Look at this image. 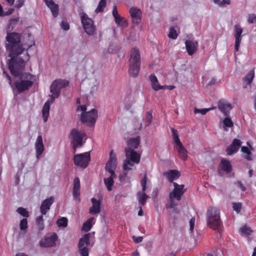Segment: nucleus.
Segmentation results:
<instances>
[{"mask_svg":"<svg viewBox=\"0 0 256 256\" xmlns=\"http://www.w3.org/2000/svg\"><path fill=\"white\" fill-rule=\"evenodd\" d=\"M22 34L16 32H8L6 37L5 47L8 52L10 58L8 61V68L12 74L18 77L20 80L14 82V86L18 93L28 90L34 84L36 76L30 73L22 72L25 68L26 62L21 57L18 56L26 50L28 60L30 56L27 50L34 45V38L29 32L25 34L22 40Z\"/></svg>","mask_w":256,"mask_h":256,"instance_id":"f257e3e1","label":"nucleus"},{"mask_svg":"<svg viewBox=\"0 0 256 256\" xmlns=\"http://www.w3.org/2000/svg\"><path fill=\"white\" fill-rule=\"evenodd\" d=\"M68 85V80L62 79L56 80L52 84L50 88V92L52 93L50 100L45 102L42 110V118L44 122L48 121L49 116L50 104L54 102L56 98L60 96L61 90L67 87Z\"/></svg>","mask_w":256,"mask_h":256,"instance_id":"f03ea898","label":"nucleus"},{"mask_svg":"<svg viewBox=\"0 0 256 256\" xmlns=\"http://www.w3.org/2000/svg\"><path fill=\"white\" fill-rule=\"evenodd\" d=\"M206 218L208 227L220 232L223 224L220 219V210L216 207H210L206 213Z\"/></svg>","mask_w":256,"mask_h":256,"instance_id":"7ed1b4c3","label":"nucleus"},{"mask_svg":"<svg viewBox=\"0 0 256 256\" xmlns=\"http://www.w3.org/2000/svg\"><path fill=\"white\" fill-rule=\"evenodd\" d=\"M124 152L126 158L124 161L123 169L124 170H132L135 164L140 163V154L130 148H125Z\"/></svg>","mask_w":256,"mask_h":256,"instance_id":"20e7f679","label":"nucleus"},{"mask_svg":"<svg viewBox=\"0 0 256 256\" xmlns=\"http://www.w3.org/2000/svg\"><path fill=\"white\" fill-rule=\"evenodd\" d=\"M173 186L174 188L169 194V208H170L177 206L178 204L175 202V200L180 201L182 198V196L186 191V190L184 188V184H178L176 182H173Z\"/></svg>","mask_w":256,"mask_h":256,"instance_id":"39448f33","label":"nucleus"},{"mask_svg":"<svg viewBox=\"0 0 256 256\" xmlns=\"http://www.w3.org/2000/svg\"><path fill=\"white\" fill-rule=\"evenodd\" d=\"M86 136V134L84 131H78L76 128L72 130L70 138L71 140L73 148L74 149V152L78 148L80 147L82 145V140Z\"/></svg>","mask_w":256,"mask_h":256,"instance_id":"423d86ee","label":"nucleus"},{"mask_svg":"<svg viewBox=\"0 0 256 256\" xmlns=\"http://www.w3.org/2000/svg\"><path fill=\"white\" fill-rule=\"evenodd\" d=\"M80 14L84 32L88 35H93L96 30L93 20L84 12H80Z\"/></svg>","mask_w":256,"mask_h":256,"instance_id":"0eeeda50","label":"nucleus"},{"mask_svg":"<svg viewBox=\"0 0 256 256\" xmlns=\"http://www.w3.org/2000/svg\"><path fill=\"white\" fill-rule=\"evenodd\" d=\"M98 118V110L92 108L88 112H82L80 120L83 124H86L88 126H93Z\"/></svg>","mask_w":256,"mask_h":256,"instance_id":"6e6552de","label":"nucleus"},{"mask_svg":"<svg viewBox=\"0 0 256 256\" xmlns=\"http://www.w3.org/2000/svg\"><path fill=\"white\" fill-rule=\"evenodd\" d=\"M90 160V152L75 154L74 158V164L84 168L88 166Z\"/></svg>","mask_w":256,"mask_h":256,"instance_id":"1a4fd4ad","label":"nucleus"},{"mask_svg":"<svg viewBox=\"0 0 256 256\" xmlns=\"http://www.w3.org/2000/svg\"><path fill=\"white\" fill-rule=\"evenodd\" d=\"M117 165V158L116 154L113 150H111L110 154V158L107 162L105 170L110 173V174H116L115 170Z\"/></svg>","mask_w":256,"mask_h":256,"instance_id":"9d476101","label":"nucleus"},{"mask_svg":"<svg viewBox=\"0 0 256 256\" xmlns=\"http://www.w3.org/2000/svg\"><path fill=\"white\" fill-rule=\"evenodd\" d=\"M58 238L56 233H53L49 236H46L40 242V245L43 247H52L56 245V242Z\"/></svg>","mask_w":256,"mask_h":256,"instance_id":"9b49d317","label":"nucleus"},{"mask_svg":"<svg viewBox=\"0 0 256 256\" xmlns=\"http://www.w3.org/2000/svg\"><path fill=\"white\" fill-rule=\"evenodd\" d=\"M242 28L239 24L234 26V36L235 38L234 49L236 52H238L240 44L242 40Z\"/></svg>","mask_w":256,"mask_h":256,"instance_id":"f8f14e48","label":"nucleus"},{"mask_svg":"<svg viewBox=\"0 0 256 256\" xmlns=\"http://www.w3.org/2000/svg\"><path fill=\"white\" fill-rule=\"evenodd\" d=\"M242 142L238 138L233 140L231 144L226 148V152L229 156H232L236 153L241 146Z\"/></svg>","mask_w":256,"mask_h":256,"instance_id":"ddd939ff","label":"nucleus"},{"mask_svg":"<svg viewBox=\"0 0 256 256\" xmlns=\"http://www.w3.org/2000/svg\"><path fill=\"white\" fill-rule=\"evenodd\" d=\"M90 244V235L89 234H85L82 238L79 240L78 244V248L79 252H82L83 250L85 252H89L88 246Z\"/></svg>","mask_w":256,"mask_h":256,"instance_id":"4468645a","label":"nucleus"},{"mask_svg":"<svg viewBox=\"0 0 256 256\" xmlns=\"http://www.w3.org/2000/svg\"><path fill=\"white\" fill-rule=\"evenodd\" d=\"M218 106L220 111L226 116L229 115L230 112L232 108V104L224 100H220L218 102Z\"/></svg>","mask_w":256,"mask_h":256,"instance_id":"2eb2a0df","label":"nucleus"},{"mask_svg":"<svg viewBox=\"0 0 256 256\" xmlns=\"http://www.w3.org/2000/svg\"><path fill=\"white\" fill-rule=\"evenodd\" d=\"M54 196H50L44 200L40 206V211L42 215H45L50 210V206L54 202Z\"/></svg>","mask_w":256,"mask_h":256,"instance_id":"dca6fc26","label":"nucleus"},{"mask_svg":"<svg viewBox=\"0 0 256 256\" xmlns=\"http://www.w3.org/2000/svg\"><path fill=\"white\" fill-rule=\"evenodd\" d=\"M80 178L78 177L75 178L74 180V184L72 188V196L74 200L80 202Z\"/></svg>","mask_w":256,"mask_h":256,"instance_id":"f3484780","label":"nucleus"},{"mask_svg":"<svg viewBox=\"0 0 256 256\" xmlns=\"http://www.w3.org/2000/svg\"><path fill=\"white\" fill-rule=\"evenodd\" d=\"M129 62L141 64V56L140 51L136 47L132 48L130 52Z\"/></svg>","mask_w":256,"mask_h":256,"instance_id":"a211bd4d","label":"nucleus"},{"mask_svg":"<svg viewBox=\"0 0 256 256\" xmlns=\"http://www.w3.org/2000/svg\"><path fill=\"white\" fill-rule=\"evenodd\" d=\"M130 13L133 22L136 24H140L142 14L140 9L135 7H132L130 10Z\"/></svg>","mask_w":256,"mask_h":256,"instance_id":"6ab92c4d","label":"nucleus"},{"mask_svg":"<svg viewBox=\"0 0 256 256\" xmlns=\"http://www.w3.org/2000/svg\"><path fill=\"white\" fill-rule=\"evenodd\" d=\"M185 45L186 49L190 56L194 54L198 50V42L196 41L186 40Z\"/></svg>","mask_w":256,"mask_h":256,"instance_id":"aec40b11","label":"nucleus"},{"mask_svg":"<svg viewBox=\"0 0 256 256\" xmlns=\"http://www.w3.org/2000/svg\"><path fill=\"white\" fill-rule=\"evenodd\" d=\"M91 202L92 206L89 208V212L92 215L100 213V201L93 198L91 199Z\"/></svg>","mask_w":256,"mask_h":256,"instance_id":"412c9836","label":"nucleus"},{"mask_svg":"<svg viewBox=\"0 0 256 256\" xmlns=\"http://www.w3.org/2000/svg\"><path fill=\"white\" fill-rule=\"evenodd\" d=\"M35 148L36 158H39L40 156L42 154L44 150V145L42 142V138L41 135H39L37 137L35 143Z\"/></svg>","mask_w":256,"mask_h":256,"instance_id":"4be33fe9","label":"nucleus"},{"mask_svg":"<svg viewBox=\"0 0 256 256\" xmlns=\"http://www.w3.org/2000/svg\"><path fill=\"white\" fill-rule=\"evenodd\" d=\"M164 176L168 179L170 182H174V180L178 179L180 176V172L176 170H171L164 172Z\"/></svg>","mask_w":256,"mask_h":256,"instance_id":"5701e85b","label":"nucleus"},{"mask_svg":"<svg viewBox=\"0 0 256 256\" xmlns=\"http://www.w3.org/2000/svg\"><path fill=\"white\" fill-rule=\"evenodd\" d=\"M140 65L141 64L129 62L128 73L133 78L138 76L140 70Z\"/></svg>","mask_w":256,"mask_h":256,"instance_id":"b1692460","label":"nucleus"},{"mask_svg":"<svg viewBox=\"0 0 256 256\" xmlns=\"http://www.w3.org/2000/svg\"><path fill=\"white\" fill-rule=\"evenodd\" d=\"M149 80L151 82L152 88L156 91L164 89L165 88L167 87L166 86H162L160 85L158 81V78L154 74H151L149 76Z\"/></svg>","mask_w":256,"mask_h":256,"instance_id":"393cba45","label":"nucleus"},{"mask_svg":"<svg viewBox=\"0 0 256 256\" xmlns=\"http://www.w3.org/2000/svg\"><path fill=\"white\" fill-rule=\"evenodd\" d=\"M47 6L50 8L54 17L56 18L58 14V6L53 0H44Z\"/></svg>","mask_w":256,"mask_h":256,"instance_id":"a878e982","label":"nucleus"},{"mask_svg":"<svg viewBox=\"0 0 256 256\" xmlns=\"http://www.w3.org/2000/svg\"><path fill=\"white\" fill-rule=\"evenodd\" d=\"M128 146L126 148H130V150H134L138 148L140 143V137L138 136L136 138H130L128 142Z\"/></svg>","mask_w":256,"mask_h":256,"instance_id":"bb28decb","label":"nucleus"},{"mask_svg":"<svg viewBox=\"0 0 256 256\" xmlns=\"http://www.w3.org/2000/svg\"><path fill=\"white\" fill-rule=\"evenodd\" d=\"M219 168L226 173H229L232 171V166L228 160L222 159L219 165Z\"/></svg>","mask_w":256,"mask_h":256,"instance_id":"cd10ccee","label":"nucleus"},{"mask_svg":"<svg viewBox=\"0 0 256 256\" xmlns=\"http://www.w3.org/2000/svg\"><path fill=\"white\" fill-rule=\"evenodd\" d=\"M176 148L178 152L179 158L184 160H186L188 158V151L184 148L183 144H181L176 146Z\"/></svg>","mask_w":256,"mask_h":256,"instance_id":"c85d7f7f","label":"nucleus"},{"mask_svg":"<svg viewBox=\"0 0 256 256\" xmlns=\"http://www.w3.org/2000/svg\"><path fill=\"white\" fill-rule=\"evenodd\" d=\"M116 174H110L108 178H104V184L109 192L112 190V187L114 184V178L116 177Z\"/></svg>","mask_w":256,"mask_h":256,"instance_id":"c756f323","label":"nucleus"},{"mask_svg":"<svg viewBox=\"0 0 256 256\" xmlns=\"http://www.w3.org/2000/svg\"><path fill=\"white\" fill-rule=\"evenodd\" d=\"M94 220V217L88 218L83 224L82 230L86 232L90 231L92 226V223Z\"/></svg>","mask_w":256,"mask_h":256,"instance_id":"7c9ffc66","label":"nucleus"},{"mask_svg":"<svg viewBox=\"0 0 256 256\" xmlns=\"http://www.w3.org/2000/svg\"><path fill=\"white\" fill-rule=\"evenodd\" d=\"M137 196L138 202L140 206H143L144 205L148 196L145 192H141L137 193Z\"/></svg>","mask_w":256,"mask_h":256,"instance_id":"2f4dec72","label":"nucleus"},{"mask_svg":"<svg viewBox=\"0 0 256 256\" xmlns=\"http://www.w3.org/2000/svg\"><path fill=\"white\" fill-rule=\"evenodd\" d=\"M114 20L118 25L120 26L123 28L126 27L128 25L127 20L124 17H122L120 16L114 18Z\"/></svg>","mask_w":256,"mask_h":256,"instance_id":"473e14b6","label":"nucleus"},{"mask_svg":"<svg viewBox=\"0 0 256 256\" xmlns=\"http://www.w3.org/2000/svg\"><path fill=\"white\" fill-rule=\"evenodd\" d=\"M254 76V70H250L244 78L243 80L246 85H250Z\"/></svg>","mask_w":256,"mask_h":256,"instance_id":"72a5a7b5","label":"nucleus"},{"mask_svg":"<svg viewBox=\"0 0 256 256\" xmlns=\"http://www.w3.org/2000/svg\"><path fill=\"white\" fill-rule=\"evenodd\" d=\"M36 223L37 224L38 229L40 231H42L44 228V223L43 219V215L38 216L36 218Z\"/></svg>","mask_w":256,"mask_h":256,"instance_id":"f704fd0d","label":"nucleus"},{"mask_svg":"<svg viewBox=\"0 0 256 256\" xmlns=\"http://www.w3.org/2000/svg\"><path fill=\"white\" fill-rule=\"evenodd\" d=\"M68 218L65 217H62L59 218L56 221V224L59 227H66L68 226Z\"/></svg>","mask_w":256,"mask_h":256,"instance_id":"c9c22d12","label":"nucleus"},{"mask_svg":"<svg viewBox=\"0 0 256 256\" xmlns=\"http://www.w3.org/2000/svg\"><path fill=\"white\" fill-rule=\"evenodd\" d=\"M152 112L150 111L146 112V118L144 119V124L146 126H147L151 124L152 122Z\"/></svg>","mask_w":256,"mask_h":256,"instance_id":"e433bc0d","label":"nucleus"},{"mask_svg":"<svg viewBox=\"0 0 256 256\" xmlns=\"http://www.w3.org/2000/svg\"><path fill=\"white\" fill-rule=\"evenodd\" d=\"M171 130H172V133L174 140V142H176V146H178L180 144H182L180 142V140L179 138L178 131L173 128H172Z\"/></svg>","mask_w":256,"mask_h":256,"instance_id":"4c0bfd02","label":"nucleus"},{"mask_svg":"<svg viewBox=\"0 0 256 256\" xmlns=\"http://www.w3.org/2000/svg\"><path fill=\"white\" fill-rule=\"evenodd\" d=\"M106 6V0H100L97 8L95 10L96 12L98 13L102 12L104 10V8Z\"/></svg>","mask_w":256,"mask_h":256,"instance_id":"58836bf2","label":"nucleus"},{"mask_svg":"<svg viewBox=\"0 0 256 256\" xmlns=\"http://www.w3.org/2000/svg\"><path fill=\"white\" fill-rule=\"evenodd\" d=\"M240 231L246 236H248L252 232L251 228L246 226H244L240 228Z\"/></svg>","mask_w":256,"mask_h":256,"instance_id":"ea45409f","label":"nucleus"},{"mask_svg":"<svg viewBox=\"0 0 256 256\" xmlns=\"http://www.w3.org/2000/svg\"><path fill=\"white\" fill-rule=\"evenodd\" d=\"M215 108H216V107H212V108H202V109H198L197 108H195L194 110V114L200 113L204 115V114H206V113L207 112H208V111H210L212 110H213Z\"/></svg>","mask_w":256,"mask_h":256,"instance_id":"a19ab883","label":"nucleus"},{"mask_svg":"<svg viewBox=\"0 0 256 256\" xmlns=\"http://www.w3.org/2000/svg\"><path fill=\"white\" fill-rule=\"evenodd\" d=\"M168 37L173 40H176L178 37V34L174 27H171L170 30Z\"/></svg>","mask_w":256,"mask_h":256,"instance_id":"79ce46f5","label":"nucleus"},{"mask_svg":"<svg viewBox=\"0 0 256 256\" xmlns=\"http://www.w3.org/2000/svg\"><path fill=\"white\" fill-rule=\"evenodd\" d=\"M16 211L19 214L22 216L24 217L28 218L30 216L28 212L23 208H18Z\"/></svg>","mask_w":256,"mask_h":256,"instance_id":"37998d69","label":"nucleus"},{"mask_svg":"<svg viewBox=\"0 0 256 256\" xmlns=\"http://www.w3.org/2000/svg\"><path fill=\"white\" fill-rule=\"evenodd\" d=\"M242 204L240 202H233L232 208L233 210L237 213H239L241 210Z\"/></svg>","mask_w":256,"mask_h":256,"instance_id":"c03bdc74","label":"nucleus"},{"mask_svg":"<svg viewBox=\"0 0 256 256\" xmlns=\"http://www.w3.org/2000/svg\"><path fill=\"white\" fill-rule=\"evenodd\" d=\"M224 125L226 127H232L233 126V122L232 120L229 118H226L223 121Z\"/></svg>","mask_w":256,"mask_h":256,"instance_id":"a18cd8bd","label":"nucleus"},{"mask_svg":"<svg viewBox=\"0 0 256 256\" xmlns=\"http://www.w3.org/2000/svg\"><path fill=\"white\" fill-rule=\"evenodd\" d=\"M20 228L21 230H25L28 228V220L26 218H23L20 222Z\"/></svg>","mask_w":256,"mask_h":256,"instance_id":"49530a36","label":"nucleus"},{"mask_svg":"<svg viewBox=\"0 0 256 256\" xmlns=\"http://www.w3.org/2000/svg\"><path fill=\"white\" fill-rule=\"evenodd\" d=\"M248 24H253L256 22V14H248Z\"/></svg>","mask_w":256,"mask_h":256,"instance_id":"de8ad7c7","label":"nucleus"},{"mask_svg":"<svg viewBox=\"0 0 256 256\" xmlns=\"http://www.w3.org/2000/svg\"><path fill=\"white\" fill-rule=\"evenodd\" d=\"M189 223H190V231L191 232H192L194 229V224H195L194 217H193L190 218V220Z\"/></svg>","mask_w":256,"mask_h":256,"instance_id":"09e8293b","label":"nucleus"},{"mask_svg":"<svg viewBox=\"0 0 256 256\" xmlns=\"http://www.w3.org/2000/svg\"><path fill=\"white\" fill-rule=\"evenodd\" d=\"M245 154L243 156V157L246 159L247 160L250 161L252 160V154L250 150L248 153L244 154Z\"/></svg>","mask_w":256,"mask_h":256,"instance_id":"8fccbe9b","label":"nucleus"},{"mask_svg":"<svg viewBox=\"0 0 256 256\" xmlns=\"http://www.w3.org/2000/svg\"><path fill=\"white\" fill-rule=\"evenodd\" d=\"M148 181V178L147 177L146 173H145L144 175V176L142 180L140 181V184L142 186H146V183Z\"/></svg>","mask_w":256,"mask_h":256,"instance_id":"3c124183","label":"nucleus"},{"mask_svg":"<svg viewBox=\"0 0 256 256\" xmlns=\"http://www.w3.org/2000/svg\"><path fill=\"white\" fill-rule=\"evenodd\" d=\"M20 21V18H12L10 20V24L13 27L16 25Z\"/></svg>","mask_w":256,"mask_h":256,"instance_id":"603ef678","label":"nucleus"},{"mask_svg":"<svg viewBox=\"0 0 256 256\" xmlns=\"http://www.w3.org/2000/svg\"><path fill=\"white\" fill-rule=\"evenodd\" d=\"M61 27L64 30H68L70 28L69 24L65 22L62 21L61 23Z\"/></svg>","mask_w":256,"mask_h":256,"instance_id":"864d4df0","label":"nucleus"},{"mask_svg":"<svg viewBox=\"0 0 256 256\" xmlns=\"http://www.w3.org/2000/svg\"><path fill=\"white\" fill-rule=\"evenodd\" d=\"M24 2V0H18L14 4V6L16 8H21L23 6Z\"/></svg>","mask_w":256,"mask_h":256,"instance_id":"5fc2aeb1","label":"nucleus"},{"mask_svg":"<svg viewBox=\"0 0 256 256\" xmlns=\"http://www.w3.org/2000/svg\"><path fill=\"white\" fill-rule=\"evenodd\" d=\"M132 239L136 243L138 244V243L142 242V241L143 238L142 236L136 237V236H133Z\"/></svg>","mask_w":256,"mask_h":256,"instance_id":"6e6d98bb","label":"nucleus"},{"mask_svg":"<svg viewBox=\"0 0 256 256\" xmlns=\"http://www.w3.org/2000/svg\"><path fill=\"white\" fill-rule=\"evenodd\" d=\"M230 4V0H222L220 4V6H224L225 5H229Z\"/></svg>","mask_w":256,"mask_h":256,"instance_id":"4d7b16f0","label":"nucleus"},{"mask_svg":"<svg viewBox=\"0 0 256 256\" xmlns=\"http://www.w3.org/2000/svg\"><path fill=\"white\" fill-rule=\"evenodd\" d=\"M236 183L238 184V187L242 190L245 191L246 190V186H244L241 181L238 180Z\"/></svg>","mask_w":256,"mask_h":256,"instance_id":"13d9d810","label":"nucleus"},{"mask_svg":"<svg viewBox=\"0 0 256 256\" xmlns=\"http://www.w3.org/2000/svg\"><path fill=\"white\" fill-rule=\"evenodd\" d=\"M112 15H113L114 18L120 16L118 13V12L117 10L116 6H114V7H113Z\"/></svg>","mask_w":256,"mask_h":256,"instance_id":"bf43d9fd","label":"nucleus"},{"mask_svg":"<svg viewBox=\"0 0 256 256\" xmlns=\"http://www.w3.org/2000/svg\"><path fill=\"white\" fill-rule=\"evenodd\" d=\"M86 107L85 105L79 106L77 108L78 110H80L83 112H86Z\"/></svg>","mask_w":256,"mask_h":256,"instance_id":"052dcab7","label":"nucleus"},{"mask_svg":"<svg viewBox=\"0 0 256 256\" xmlns=\"http://www.w3.org/2000/svg\"><path fill=\"white\" fill-rule=\"evenodd\" d=\"M250 150L246 146H243L241 148V152L244 154H246Z\"/></svg>","mask_w":256,"mask_h":256,"instance_id":"680f3d73","label":"nucleus"},{"mask_svg":"<svg viewBox=\"0 0 256 256\" xmlns=\"http://www.w3.org/2000/svg\"><path fill=\"white\" fill-rule=\"evenodd\" d=\"M216 79L215 78H212L211 80L208 83V86H212L216 82Z\"/></svg>","mask_w":256,"mask_h":256,"instance_id":"e2e57ef3","label":"nucleus"},{"mask_svg":"<svg viewBox=\"0 0 256 256\" xmlns=\"http://www.w3.org/2000/svg\"><path fill=\"white\" fill-rule=\"evenodd\" d=\"M6 15V14L4 13L3 8H2V6H1V4H0V16H4Z\"/></svg>","mask_w":256,"mask_h":256,"instance_id":"0e129e2a","label":"nucleus"},{"mask_svg":"<svg viewBox=\"0 0 256 256\" xmlns=\"http://www.w3.org/2000/svg\"><path fill=\"white\" fill-rule=\"evenodd\" d=\"M80 254L82 256H88L89 254V252H85L84 250H83L82 252L80 253Z\"/></svg>","mask_w":256,"mask_h":256,"instance_id":"69168bd1","label":"nucleus"},{"mask_svg":"<svg viewBox=\"0 0 256 256\" xmlns=\"http://www.w3.org/2000/svg\"><path fill=\"white\" fill-rule=\"evenodd\" d=\"M138 215L139 216H142L143 215V210L142 208V206H140V209L138 212Z\"/></svg>","mask_w":256,"mask_h":256,"instance_id":"338daca9","label":"nucleus"},{"mask_svg":"<svg viewBox=\"0 0 256 256\" xmlns=\"http://www.w3.org/2000/svg\"><path fill=\"white\" fill-rule=\"evenodd\" d=\"M16 256H28L26 254L23 252H20L16 254Z\"/></svg>","mask_w":256,"mask_h":256,"instance_id":"774afa93","label":"nucleus"}]
</instances>
